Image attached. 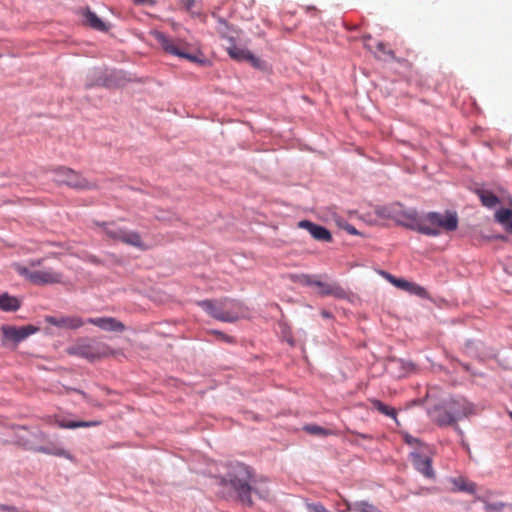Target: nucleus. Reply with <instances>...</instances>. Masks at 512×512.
<instances>
[{
  "label": "nucleus",
  "instance_id": "33",
  "mask_svg": "<svg viewBox=\"0 0 512 512\" xmlns=\"http://www.w3.org/2000/svg\"><path fill=\"white\" fill-rule=\"evenodd\" d=\"M484 504H485L484 509L488 512H499L505 506L504 503H502V502L489 503L487 501H484Z\"/></svg>",
  "mask_w": 512,
  "mask_h": 512
},
{
  "label": "nucleus",
  "instance_id": "24",
  "mask_svg": "<svg viewBox=\"0 0 512 512\" xmlns=\"http://www.w3.org/2000/svg\"><path fill=\"white\" fill-rule=\"evenodd\" d=\"M371 404H372V408L373 409L377 410L381 414H384V415H386L388 417H391L394 420H396V411H395V409L385 405L383 402H381L380 400H377V399H373L371 401Z\"/></svg>",
  "mask_w": 512,
  "mask_h": 512
},
{
  "label": "nucleus",
  "instance_id": "32",
  "mask_svg": "<svg viewBox=\"0 0 512 512\" xmlns=\"http://www.w3.org/2000/svg\"><path fill=\"white\" fill-rule=\"evenodd\" d=\"M336 222L339 227L345 229L351 235H359L358 230L351 224L347 223L344 219L338 218Z\"/></svg>",
  "mask_w": 512,
  "mask_h": 512
},
{
  "label": "nucleus",
  "instance_id": "8",
  "mask_svg": "<svg viewBox=\"0 0 512 512\" xmlns=\"http://www.w3.org/2000/svg\"><path fill=\"white\" fill-rule=\"evenodd\" d=\"M105 234L115 241L123 242L138 249H146L145 244L141 240V236L132 230L121 228L114 223H102Z\"/></svg>",
  "mask_w": 512,
  "mask_h": 512
},
{
  "label": "nucleus",
  "instance_id": "34",
  "mask_svg": "<svg viewBox=\"0 0 512 512\" xmlns=\"http://www.w3.org/2000/svg\"><path fill=\"white\" fill-rule=\"evenodd\" d=\"M308 512H329L321 503H305Z\"/></svg>",
  "mask_w": 512,
  "mask_h": 512
},
{
  "label": "nucleus",
  "instance_id": "38",
  "mask_svg": "<svg viewBox=\"0 0 512 512\" xmlns=\"http://www.w3.org/2000/svg\"><path fill=\"white\" fill-rule=\"evenodd\" d=\"M404 440L408 445L420 444L419 439H417L409 434L404 435Z\"/></svg>",
  "mask_w": 512,
  "mask_h": 512
},
{
  "label": "nucleus",
  "instance_id": "28",
  "mask_svg": "<svg viewBox=\"0 0 512 512\" xmlns=\"http://www.w3.org/2000/svg\"><path fill=\"white\" fill-rule=\"evenodd\" d=\"M371 52H373L378 58L383 60H387L388 58H393V52L391 50H386V47L383 42H377L375 46V50L369 46Z\"/></svg>",
  "mask_w": 512,
  "mask_h": 512
},
{
  "label": "nucleus",
  "instance_id": "10",
  "mask_svg": "<svg viewBox=\"0 0 512 512\" xmlns=\"http://www.w3.org/2000/svg\"><path fill=\"white\" fill-rule=\"evenodd\" d=\"M197 304L211 317L222 322H233L231 314L227 311H223V305L220 300H202Z\"/></svg>",
  "mask_w": 512,
  "mask_h": 512
},
{
  "label": "nucleus",
  "instance_id": "21",
  "mask_svg": "<svg viewBox=\"0 0 512 512\" xmlns=\"http://www.w3.org/2000/svg\"><path fill=\"white\" fill-rule=\"evenodd\" d=\"M347 511L355 512H382L373 504L367 501L346 502Z\"/></svg>",
  "mask_w": 512,
  "mask_h": 512
},
{
  "label": "nucleus",
  "instance_id": "23",
  "mask_svg": "<svg viewBox=\"0 0 512 512\" xmlns=\"http://www.w3.org/2000/svg\"><path fill=\"white\" fill-rule=\"evenodd\" d=\"M478 195L483 206L487 208H494L499 203L498 197L488 190H480Z\"/></svg>",
  "mask_w": 512,
  "mask_h": 512
},
{
  "label": "nucleus",
  "instance_id": "1",
  "mask_svg": "<svg viewBox=\"0 0 512 512\" xmlns=\"http://www.w3.org/2000/svg\"><path fill=\"white\" fill-rule=\"evenodd\" d=\"M219 485L243 505H252V493L260 499L267 500L269 498V489L266 482L253 480L250 467L240 462H231L226 465V473L219 478Z\"/></svg>",
  "mask_w": 512,
  "mask_h": 512
},
{
  "label": "nucleus",
  "instance_id": "29",
  "mask_svg": "<svg viewBox=\"0 0 512 512\" xmlns=\"http://www.w3.org/2000/svg\"><path fill=\"white\" fill-rule=\"evenodd\" d=\"M228 53L235 60L246 61L251 52L247 49L233 46L229 48Z\"/></svg>",
  "mask_w": 512,
  "mask_h": 512
},
{
  "label": "nucleus",
  "instance_id": "14",
  "mask_svg": "<svg viewBox=\"0 0 512 512\" xmlns=\"http://www.w3.org/2000/svg\"><path fill=\"white\" fill-rule=\"evenodd\" d=\"M414 468L424 475L426 478H432L434 471L431 464V459L427 456H423L420 453L413 451L410 453Z\"/></svg>",
  "mask_w": 512,
  "mask_h": 512
},
{
  "label": "nucleus",
  "instance_id": "12",
  "mask_svg": "<svg viewBox=\"0 0 512 512\" xmlns=\"http://www.w3.org/2000/svg\"><path fill=\"white\" fill-rule=\"evenodd\" d=\"M298 226L307 230L315 240L323 242H329L332 240L330 231L324 226L315 224L309 220H301L298 223Z\"/></svg>",
  "mask_w": 512,
  "mask_h": 512
},
{
  "label": "nucleus",
  "instance_id": "36",
  "mask_svg": "<svg viewBox=\"0 0 512 512\" xmlns=\"http://www.w3.org/2000/svg\"><path fill=\"white\" fill-rule=\"evenodd\" d=\"M301 283L307 286H316L317 279H315L314 276L311 275H301L300 277Z\"/></svg>",
  "mask_w": 512,
  "mask_h": 512
},
{
  "label": "nucleus",
  "instance_id": "42",
  "mask_svg": "<svg viewBox=\"0 0 512 512\" xmlns=\"http://www.w3.org/2000/svg\"><path fill=\"white\" fill-rule=\"evenodd\" d=\"M133 2L137 5H144L148 2H151V0H133Z\"/></svg>",
  "mask_w": 512,
  "mask_h": 512
},
{
  "label": "nucleus",
  "instance_id": "18",
  "mask_svg": "<svg viewBox=\"0 0 512 512\" xmlns=\"http://www.w3.org/2000/svg\"><path fill=\"white\" fill-rule=\"evenodd\" d=\"M85 22L93 29L106 32L109 30V26L102 21L96 13L92 12L91 10L87 9L84 13Z\"/></svg>",
  "mask_w": 512,
  "mask_h": 512
},
{
  "label": "nucleus",
  "instance_id": "47",
  "mask_svg": "<svg viewBox=\"0 0 512 512\" xmlns=\"http://www.w3.org/2000/svg\"><path fill=\"white\" fill-rule=\"evenodd\" d=\"M509 417L512 419V412H509Z\"/></svg>",
  "mask_w": 512,
  "mask_h": 512
},
{
  "label": "nucleus",
  "instance_id": "45",
  "mask_svg": "<svg viewBox=\"0 0 512 512\" xmlns=\"http://www.w3.org/2000/svg\"><path fill=\"white\" fill-rule=\"evenodd\" d=\"M323 316L329 317V314L325 312V313H323Z\"/></svg>",
  "mask_w": 512,
  "mask_h": 512
},
{
  "label": "nucleus",
  "instance_id": "39",
  "mask_svg": "<svg viewBox=\"0 0 512 512\" xmlns=\"http://www.w3.org/2000/svg\"><path fill=\"white\" fill-rule=\"evenodd\" d=\"M180 4L183 5L187 10H191L194 6L195 0H179Z\"/></svg>",
  "mask_w": 512,
  "mask_h": 512
},
{
  "label": "nucleus",
  "instance_id": "27",
  "mask_svg": "<svg viewBox=\"0 0 512 512\" xmlns=\"http://www.w3.org/2000/svg\"><path fill=\"white\" fill-rule=\"evenodd\" d=\"M381 275L387 279L390 283H392L395 287L397 288H400L402 290L405 291V289H407V287L410 286V282L403 279V278H396L395 276H393L392 274L388 273V272H385V271H381Z\"/></svg>",
  "mask_w": 512,
  "mask_h": 512
},
{
  "label": "nucleus",
  "instance_id": "40",
  "mask_svg": "<svg viewBox=\"0 0 512 512\" xmlns=\"http://www.w3.org/2000/svg\"><path fill=\"white\" fill-rule=\"evenodd\" d=\"M215 333L218 334L226 342L230 343L233 341L232 337H230V336L224 335L223 333L218 332V331H215Z\"/></svg>",
  "mask_w": 512,
  "mask_h": 512
},
{
  "label": "nucleus",
  "instance_id": "19",
  "mask_svg": "<svg viewBox=\"0 0 512 512\" xmlns=\"http://www.w3.org/2000/svg\"><path fill=\"white\" fill-rule=\"evenodd\" d=\"M220 302L223 305V311L229 312L233 318V322H235L242 313L241 303L231 299H223L220 300Z\"/></svg>",
  "mask_w": 512,
  "mask_h": 512
},
{
  "label": "nucleus",
  "instance_id": "16",
  "mask_svg": "<svg viewBox=\"0 0 512 512\" xmlns=\"http://www.w3.org/2000/svg\"><path fill=\"white\" fill-rule=\"evenodd\" d=\"M315 287L318 288V292L322 296L333 295L336 297H342L344 295V290L336 283H327L317 280Z\"/></svg>",
  "mask_w": 512,
  "mask_h": 512
},
{
  "label": "nucleus",
  "instance_id": "25",
  "mask_svg": "<svg viewBox=\"0 0 512 512\" xmlns=\"http://www.w3.org/2000/svg\"><path fill=\"white\" fill-rule=\"evenodd\" d=\"M91 80L86 84L87 86L102 85L109 86L108 79L103 76V72L100 69H93L90 71Z\"/></svg>",
  "mask_w": 512,
  "mask_h": 512
},
{
  "label": "nucleus",
  "instance_id": "37",
  "mask_svg": "<svg viewBox=\"0 0 512 512\" xmlns=\"http://www.w3.org/2000/svg\"><path fill=\"white\" fill-rule=\"evenodd\" d=\"M246 61L250 62L254 67H261V60L255 57L252 53H250Z\"/></svg>",
  "mask_w": 512,
  "mask_h": 512
},
{
  "label": "nucleus",
  "instance_id": "44",
  "mask_svg": "<svg viewBox=\"0 0 512 512\" xmlns=\"http://www.w3.org/2000/svg\"><path fill=\"white\" fill-rule=\"evenodd\" d=\"M508 225H509L510 230L512 231V220L509 222Z\"/></svg>",
  "mask_w": 512,
  "mask_h": 512
},
{
  "label": "nucleus",
  "instance_id": "17",
  "mask_svg": "<svg viewBox=\"0 0 512 512\" xmlns=\"http://www.w3.org/2000/svg\"><path fill=\"white\" fill-rule=\"evenodd\" d=\"M57 425L60 428L65 429H76V428H88V427H94L100 424V421L92 420V421H73V420H67V419H57L56 420Z\"/></svg>",
  "mask_w": 512,
  "mask_h": 512
},
{
  "label": "nucleus",
  "instance_id": "6",
  "mask_svg": "<svg viewBox=\"0 0 512 512\" xmlns=\"http://www.w3.org/2000/svg\"><path fill=\"white\" fill-rule=\"evenodd\" d=\"M390 216L395 218L400 225L410 230L421 234H437L436 231L424 226L423 214H419L415 209H404L402 206H399V208L394 209L393 214Z\"/></svg>",
  "mask_w": 512,
  "mask_h": 512
},
{
  "label": "nucleus",
  "instance_id": "7",
  "mask_svg": "<svg viewBox=\"0 0 512 512\" xmlns=\"http://www.w3.org/2000/svg\"><path fill=\"white\" fill-rule=\"evenodd\" d=\"M15 271L35 285L55 284L62 281V274L53 269L32 271L21 264H14Z\"/></svg>",
  "mask_w": 512,
  "mask_h": 512
},
{
  "label": "nucleus",
  "instance_id": "5",
  "mask_svg": "<svg viewBox=\"0 0 512 512\" xmlns=\"http://www.w3.org/2000/svg\"><path fill=\"white\" fill-rule=\"evenodd\" d=\"M153 36L166 53L177 56L179 58L187 59L191 62H203L197 55L190 52L189 46L183 40L171 39L160 31L153 32Z\"/></svg>",
  "mask_w": 512,
  "mask_h": 512
},
{
  "label": "nucleus",
  "instance_id": "30",
  "mask_svg": "<svg viewBox=\"0 0 512 512\" xmlns=\"http://www.w3.org/2000/svg\"><path fill=\"white\" fill-rule=\"evenodd\" d=\"M495 218L499 223L508 225L512 220V210L508 208H502L496 212Z\"/></svg>",
  "mask_w": 512,
  "mask_h": 512
},
{
  "label": "nucleus",
  "instance_id": "13",
  "mask_svg": "<svg viewBox=\"0 0 512 512\" xmlns=\"http://www.w3.org/2000/svg\"><path fill=\"white\" fill-rule=\"evenodd\" d=\"M87 322L104 331L122 332L125 330V325L113 317L89 318Z\"/></svg>",
  "mask_w": 512,
  "mask_h": 512
},
{
  "label": "nucleus",
  "instance_id": "22",
  "mask_svg": "<svg viewBox=\"0 0 512 512\" xmlns=\"http://www.w3.org/2000/svg\"><path fill=\"white\" fill-rule=\"evenodd\" d=\"M453 485L455 490L466 492L469 494H475L476 493V484L472 481H468L464 478H456L453 480Z\"/></svg>",
  "mask_w": 512,
  "mask_h": 512
},
{
  "label": "nucleus",
  "instance_id": "31",
  "mask_svg": "<svg viewBox=\"0 0 512 512\" xmlns=\"http://www.w3.org/2000/svg\"><path fill=\"white\" fill-rule=\"evenodd\" d=\"M304 430L310 434L318 436H326L329 434L328 430L318 425H306L304 426Z\"/></svg>",
  "mask_w": 512,
  "mask_h": 512
},
{
  "label": "nucleus",
  "instance_id": "3",
  "mask_svg": "<svg viewBox=\"0 0 512 512\" xmlns=\"http://www.w3.org/2000/svg\"><path fill=\"white\" fill-rule=\"evenodd\" d=\"M70 355L84 358L90 362L107 357L112 349L104 342L92 338H81L67 348Z\"/></svg>",
  "mask_w": 512,
  "mask_h": 512
},
{
  "label": "nucleus",
  "instance_id": "41",
  "mask_svg": "<svg viewBox=\"0 0 512 512\" xmlns=\"http://www.w3.org/2000/svg\"><path fill=\"white\" fill-rule=\"evenodd\" d=\"M42 259H35V260H31L29 262L30 266L32 267H37V266H40L42 264Z\"/></svg>",
  "mask_w": 512,
  "mask_h": 512
},
{
  "label": "nucleus",
  "instance_id": "20",
  "mask_svg": "<svg viewBox=\"0 0 512 512\" xmlns=\"http://www.w3.org/2000/svg\"><path fill=\"white\" fill-rule=\"evenodd\" d=\"M20 308V302L16 297L7 293L0 295V309L7 312H13Z\"/></svg>",
  "mask_w": 512,
  "mask_h": 512
},
{
  "label": "nucleus",
  "instance_id": "43",
  "mask_svg": "<svg viewBox=\"0 0 512 512\" xmlns=\"http://www.w3.org/2000/svg\"><path fill=\"white\" fill-rule=\"evenodd\" d=\"M455 429V431L459 434V435H463V431L462 429L457 425V423L455 425H452Z\"/></svg>",
  "mask_w": 512,
  "mask_h": 512
},
{
  "label": "nucleus",
  "instance_id": "26",
  "mask_svg": "<svg viewBox=\"0 0 512 512\" xmlns=\"http://www.w3.org/2000/svg\"><path fill=\"white\" fill-rule=\"evenodd\" d=\"M31 449L38 451V452L45 453V454L62 456L67 459H71V455L69 454V452H67L66 450H64L62 448H49V447H45V446H37V447H31Z\"/></svg>",
  "mask_w": 512,
  "mask_h": 512
},
{
  "label": "nucleus",
  "instance_id": "9",
  "mask_svg": "<svg viewBox=\"0 0 512 512\" xmlns=\"http://www.w3.org/2000/svg\"><path fill=\"white\" fill-rule=\"evenodd\" d=\"M53 179L59 184H64L75 189H89L91 187L85 178L66 167L57 168L54 171Z\"/></svg>",
  "mask_w": 512,
  "mask_h": 512
},
{
  "label": "nucleus",
  "instance_id": "2",
  "mask_svg": "<svg viewBox=\"0 0 512 512\" xmlns=\"http://www.w3.org/2000/svg\"><path fill=\"white\" fill-rule=\"evenodd\" d=\"M430 418L439 426L455 425L458 421L476 413L475 406L464 397L443 399L427 410Z\"/></svg>",
  "mask_w": 512,
  "mask_h": 512
},
{
  "label": "nucleus",
  "instance_id": "15",
  "mask_svg": "<svg viewBox=\"0 0 512 512\" xmlns=\"http://www.w3.org/2000/svg\"><path fill=\"white\" fill-rule=\"evenodd\" d=\"M46 322L49 324L60 327V328H67V329H77L81 327L84 322L79 317H54V316H47Z\"/></svg>",
  "mask_w": 512,
  "mask_h": 512
},
{
  "label": "nucleus",
  "instance_id": "46",
  "mask_svg": "<svg viewBox=\"0 0 512 512\" xmlns=\"http://www.w3.org/2000/svg\"><path fill=\"white\" fill-rule=\"evenodd\" d=\"M38 435L42 437V436H43V433H42L41 431H39V432H38Z\"/></svg>",
  "mask_w": 512,
  "mask_h": 512
},
{
  "label": "nucleus",
  "instance_id": "4",
  "mask_svg": "<svg viewBox=\"0 0 512 512\" xmlns=\"http://www.w3.org/2000/svg\"><path fill=\"white\" fill-rule=\"evenodd\" d=\"M423 224L426 228L436 231L437 234H425L426 236L437 237L442 230L454 231L458 227V216L456 212L445 211L423 213Z\"/></svg>",
  "mask_w": 512,
  "mask_h": 512
},
{
  "label": "nucleus",
  "instance_id": "35",
  "mask_svg": "<svg viewBox=\"0 0 512 512\" xmlns=\"http://www.w3.org/2000/svg\"><path fill=\"white\" fill-rule=\"evenodd\" d=\"M405 291L422 296L425 293V289L418 284L410 282V286Z\"/></svg>",
  "mask_w": 512,
  "mask_h": 512
},
{
  "label": "nucleus",
  "instance_id": "11",
  "mask_svg": "<svg viewBox=\"0 0 512 512\" xmlns=\"http://www.w3.org/2000/svg\"><path fill=\"white\" fill-rule=\"evenodd\" d=\"M1 330L6 340L19 343L25 340L28 336L37 332L38 328L33 325L22 326L19 328L4 325L2 326Z\"/></svg>",
  "mask_w": 512,
  "mask_h": 512
}]
</instances>
